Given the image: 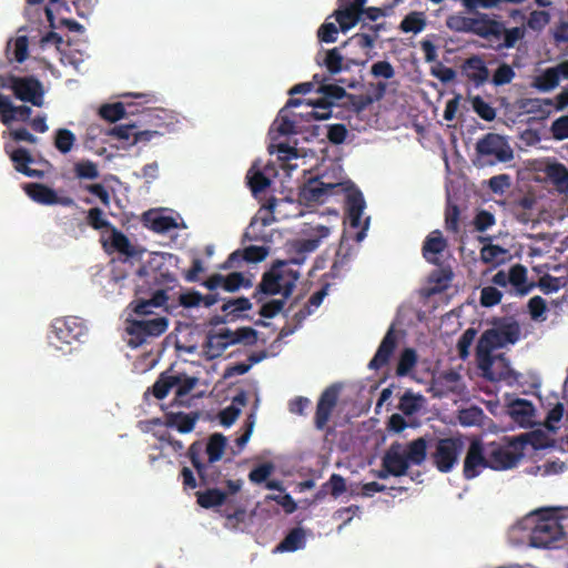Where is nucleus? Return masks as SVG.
<instances>
[{
	"mask_svg": "<svg viewBox=\"0 0 568 568\" xmlns=\"http://www.w3.org/2000/svg\"><path fill=\"white\" fill-rule=\"evenodd\" d=\"M447 247V240L443 236L442 232L436 230L429 233L422 246V255L429 264L440 266L442 260L438 254L443 253Z\"/></svg>",
	"mask_w": 568,
	"mask_h": 568,
	"instance_id": "20",
	"label": "nucleus"
},
{
	"mask_svg": "<svg viewBox=\"0 0 568 568\" xmlns=\"http://www.w3.org/2000/svg\"><path fill=\"white\" fill-rule=\"evenodd\" d=\"M11 161L14 164V169L29 176V178H38L41 179L43 176V172L39 170H34L29 168L34 160L32 159V154L24 148H18L10 153Z\"/></svg>",
	"mask_w": 568,
	"mask_h": 568,
	"instance_id": "28",
	"label": "nucleus"
},
{
	"mask_svg": "<svg viewBox=\"0 0 568 568\" xmlns=\"http://www.w3.org/2000/svg\"><path fill=\"white\" fill-rule=\"evenodd\" d=\"M426 26V18L422 11H412L399 23V30L404 33L418 34Z\"/></svg>",
	"mask_w": 568,
	"mask_h": 568,
	"instance_id": "41",
	"label": "nucleus"
},
{
	"mask_svg": "<svg viewBox=\"0 0 568 568\" xmlns=\"http://www.w3.org/2000/svg\"><path fill=\"white\" fill-rule=\"evenodd\" d=\"M499 36L494 37V39H503V42L494 47L496 50L511 49L526 36L525 27H510V29H506L503 21H499Z\"/></svg>",
	"mask_w": 568,
	"mask_h": 568,
	"instance_id": "29",
	"label": "nucleus"
},
{
	"mask_svg": "<svg viewBox=\"0 0 568 568\" xmlns=\"http://www.w3.org/2000/svg\"><path fill=\"white\" fill-rule=\"evenodd\" d=\"M178 382V376H168L165 374H162L159 377V379L153 384L152 394L154 395L155 398L163 399L169 394L171 387L175 386Z\"/></svg>",
	"mask_w": 568,
	"mask_h": 568,
	"instance_id": "52",
	"label": "nucleus"
},
{
	"mask_svg": "<svg viewBox=\"0 0 568 568\" xmlns=\"http://www.w3.org/2000/svg\"><path fill=\"white\" fill-rule=\"evenodd\" d=\"M339 8L334 12L336 21L343 32L351 30L362 17V10H355V8L345 3V0H338Z\"/></svg>",
	"mask_w": 568,
	"mask_h": 568,
	"instance_id": "31",
	"label": "nucleus"
},
{
	"mask_svg": "<svg viewBox=\"0 0 568 568\" xmlns=\"http://www.w3.org/2000/svg\"><path fill=\"white\" fill-rule=\"evenodd\" d=\"M9 47H10V43H8V47H7V54H9ZM28 55H29V39H28V37H26V36L18 37L13 43L12 54L8 55V59L10 61H17L18 63H23L26 61V59L28 58Z\"/></svg>",
	"mask_w": 568,
	"mask_h": 568,
	"instance_id": "51",
	"label": "nucleus"
},
{
	"mask_svg": "<svg viewBox=\"0 0 568 568\" xmlns=\"http://www.w3.org/2000/svg\"><path fill=\"white\" fill-rule=\"evenodd\" d=\"M110 243L111 246L119 253H122L126 256H132L134 254L130 239L114 226L111 229Z\"/></svg>",
	"mask_w": 568,
	"mask_h": 568,
	"instance_id": "50",
	"label": "nucleus"
},
{
	"mask_svg": "<svg viewBox=\"0 0 568 568\" xmlns=\"http://www.w3.org/2000/svg\"><path fill=\"white\" fill-rule=\"evenodd\" d=\"M248 185L254 194L265 190L271 181L261 171H255L254 168L247 173Z\"/></svg>",
	"mask_w": 568,
	"mask_h": 568,
	"instance_id": "59",
	"label": "nucleus"
},
{
	"mask_svg": "<svg viewBox=\"0 0 568 568\" xmlns=\"http://www.w3.org/2000/svg\"><path fill=\"white\" fill-rule=\"evenodd\" d=\"M499 20L489 18L486 13L478 17H469L468 33L478 36L481 39L491 40L499 36Z\"/></svg>",
	"mask_w": 568,
	"mask_h": 568,
	"instance_id": "21",
	"label": "nucleus"
},
{
	"mask_svg": "<svg viewBox=\"0 0 568 568\" xmlns=\"http://www.w3.org/2000/svg\"><path fill=\"white\" fill-rule=\"evenodd\" d=\"M195 497L200 507L210 509L224 505L227 494L225 490H220V488H206L205 490H197Z\"/></svg>",
	"mask_w": 568,
	"mask_h": 568,
	"instance_id": "33",
	"label": "nucleus"
},
{
	"mask_svg": "<svg viewBox=\"0 0 568 568\" xmlns=\"http://www.w3.org/2000/svg\"><path fill=\"white\" fill-rule=\"evenodd\" d=\"M566 285L567 280L565 277H556L549 274H544L536 283V286H538L544 294H552V292H557Z\"/></svg>",
	"mask_w": 568,
	"mask_h": 568,
	"instance_id": "53",
	"label": "nucleus"
},
{
	"mask_svg": "<svg viewBox=\"0 0 568 568\" xmlns=\"http://www.w3.org/2000/svg\"><path fill=\"white\" fill-rule=\"evenodd\" d=\"M168 329V320L163 316L151 320H126V334L131 344L139 346L150 337H159Z\"/></svg>",
	"mask_w": 568,
	"mask_h": 568,
	"instance_id": "12",
	"label": "nucleus"
},
{
	"mask_svg": "<svg viewBox=\"0 0 568 568\" xmlns=\"http://www.w3.org/2000/svg\"><path fill=\"white\" fill-rule=\"evenodd\" d=\"M196 419V413L170 412L164 415L163 425L168 428H175L181 434H189L194 430Z\"/></svg>",
	"mask_w": 568,
	"mask_h": 568,
	"instance_id": "27",
	"label": "nucleus"
},
{
	"mask_svg": "<svg viewBox=\"0 0 568 568\" xmlns=\"http://www.w3.org/2000/svg\"><path fill=\"white\" fill-rule=\"evenodd\" d=\"M328 235V226H323V224H320L316 229L313 230V234L310 237L298 240L293 244L296 252L295 257L304 256L305 261L306 254L317 250L321 245V241L326 239Z\"/></svg>",
	"mask_w": 568,
	"mask_h": 568,
	"instance_id": "26",
	"label": "nucleus"
},
{
	"mask_svg": "<svg viewBox=\"0 0 568 568\" xmlns=\"http://www.w3.org/2000/svg\"><path fill=\"white\" fill-rule=\"evenodd\" d=\"M418 356L416 355V351L409 347L405 348L399 355L396 375L399 377L408 375L416 366Z\"/></svg>",
	"mask_w": 568,
	"mask_h": 568,
	"instance_id": "48",
	"label": "nucleus"
},
{
	"mask_svg": "<svg viewBox=\"0 0 568 568\" xmlns=\"http://www.w3.org/2000/svg\"><path fill=\"white\" fill-rule=\"evenodd\" d=\"M396 347V336L394 334L393 326L388 328L386 334L384 335V339L382 341L379 347L377 348L374 357L368 364L369 369H381L386 366L392 356L394 349Z\"/></svg>",
	"mask_w": 568,
	"mask_h": 568,
	"instance_id": "24",
	"label": "nucleus"
},
{
	"mask_svg": "<svg viewBox=\"0 0 568 568\" xmlns=\"http://www.w3.org/2000/svg\"><path fill=\"white\" fill-rule=\"evenodd\" d=\"M251 281L245 278L242 273L233 272L224 276L223 287L229 292L237 291L240 287H250Z\"/></svg>",
	"mask_w": 568,
	"mask_h": 568,
	"instance_id": "60",
	"label": "nucleus"
},
{
	"mask_svg": "<svg viewBox=\"0 0 568 568\" xmlns=\"http://www.w3.org/2000/svg\"><path fill=\"white\" fill-rule=\"evenodd\" d=\"M537 201L534 196H523L521 199L513 202L510 205V211H513V215L520 223L527 224L532 221V210L536 205Z\"/></svg>",
	"mask_w": 568,
	"mask_h": 568,
	"instance_id": "34",
	"label": "nucleus"
},
{
	"mask_svg": "<svg viewBox=\"0 0 568 568\" xmlns=\"http://www.w3.org/2000/svg\"><path fill=\"white\" fill-rule=\"evenodd\" d=\"M314 178L322 182L323 186L331 190L333 194H342L345 186L352 182L345 178L344 170L337 160L323 162Z\"/></svg>",
	"mask_w": 568,
	"mask_h": 568,
	"instance_id": "13",
	"label": "nucleus"
},
{
	"mask_svg": "<svg viewBox=\"0 0 568 568\" xmlns=\"http://www.w3.org/2000/svg\"><path fill=\"white\" fill-rule=\"evenodd\" d=\"M465 443L460 437H446L435 440L430 452V460L440 473H449L464 450Z\"/></svg>",
	"mask_w": 568,
	"mask_h": 568,
	"instance_id": "9",
	"label": "nucleus"
},
{
	"mask_svg": "<svg viewBox=\"0 0 568 568\" xmlns=\"http://www.w3.org/2000/svg\"><path fill=\"white\" fill-rule=\"evenodd\" d=\"M488 468L494 470L510 469L516 466L518 457L510 449L493 444L486 453Z\"/></svg>",
	"mask_w": 568,
	"mask_h": 568,
	"instance_id": "22",
	"label": "nucleus"
},
{
	"mask_svg": "<svg viewBox=\"0 0 568 568\" xmlns=\"http://www.w3.org/2000/svg\"><path fill=\"white\" fill-rule=\"evenodd\" d=\"M485 414L483 408L473 405L458 412V420L464 427H473V425H483Z\"/></svg>",
	"mask_w": 568,
	"mask_h": 568,
	"instance_id": "46",
	"label": "nucleus"
},
{
	"mask_svg": "<svg viewBox=\"0 0 568 568\" xmlns=\"http://www.w3.org/2000/svg\"><path fill=\"white\" fill-rule=\"evenodd\" d=\"M463 71L476 87L483 85L489 78V71L483 61V57L478 54H474L465 60Z\"/></svg>",
	"mask_w": 568,
	"mask_h": 568,
	"instance_id": "25",
	"label": "nucleus"
},
{
	"mask_svg": "<svg viewBox=\"0 0 568 568\" xmlns=\"http://www.w3.org/2000/svg\"><path fill=\"white\" fill-rule=\"evenodd\" d=\"M0 87L10 88L20 101L30 102L34 106L43 104L44 90L42 83L34 77L0 75Z\"/></svg>",
	"mask_w": 568,
	"mask_h": 568,
	"instance_id": "10",
	"label": "nucleus"
},
{
	"mask_svg": "<svg viewBox=\"0 0 568 568\" xmlns=\"http://www.w3.org/2000/svg\"><path fill=\"white\" fill-rule=\"evenodd\" d=\"M488 468L487 455L480 440L475 439L470 443L464 458L463 476L466 479H473Z\"/></svg>",
	"mask_w": 568,
	"mask_h": 568,
	"instance_id": "16",
	"label": "nucleus"
},
{
	"mask_svg": "<svg viewBox=\"0 0 568 568\" xmlns=\"http://www.w3.org/2000/svg\"><path fill=\"white\" fill-rule=\"evenodd\" d=\"M303 263L304 256L276 260L271 268L263 273L260 283L254 290L253 298L257 303H262L265 296L281 294L287 300L300 278V272L294 266H300Z\"/></svg>",
	"mask_w": 568,
	"mask_h": 568,
	"instance_id": "3",
	"label": "nucleus"
},
{
	"mask_svg": "<svg viewBox=\"0 0 568 568\" xmlns=\"http://www.w3.org/2000/svg\"><path fill=\"white\" fill-rule=\"evenodd\" d=\"M304 103L305 99L290 98L286 101L268 128L267 138L270 142L287 140L300 132L298 123L301 121L310 122L314 120L310 112H295L294 109L305 106Z\"/></svg>",
	"mask_w": 568,
	"mask_h": 568,
	"instance_id": "6",
	"label": "nucleus"
},
{
	"mask_svg": "<svg viewBox=\"0 0 568 568\" xmlns=\"http://www.w3.org/2000/svg\"><path fill=\"white\" fill-rule=\"evenodd\" d=\"M387 90V83L386 82H378L374 89V92L372 95H352V93H348V101L353 109L356 112H361L365 110L367 106L373 104L376 101H381L385 97V91Z\"/></svg>",
	"mask_w": 568,
	"mask_h": 568,
	"instance_id": "30",
	"label": "nucleus"
},
{
	"mask_svg": "<svg viewBox=\"0 0 568 568\" xmlns=\"http://www.w3.org/2000/svg\"><path fill=\"white\" fill-rule=\"evenodd\" d=\"M252 303L246 297L232 298L223 303L222 311L230 316L231 321L243 317L241 312L252 308Z\"/></svg>",
	"mask_w": 568,
	"mask_h": 568,
	"instance_id": "44",
	"label": "nucleus"
},
{
	"mask_svg": "<svg viewBox=\"0 0 568 568\" xmlns=\"http://www.w3.org/2000/svg\"><path fill=\"white\" fill-rule=\"evenodd\" d=\"M23 187H24L26 193L29 195V197L38 204H42V205L60 204L62 206L74 205V201L71 197L59 196L54 189H52L45 184L27 183V184H24Z\"/></svg>",
	"mask_w": 568,
	"mask_h": 568,
	"instance_id": "15",
	"label": "nucleus"
},
{
	"mask_svg": "<svg viewBox=\"0 0 568 568\" xmlns=\"http://www.w3.org/2000/svg\"><path fill=\"white\" fill-rule=\"evenodd\" d=\"M509 281L516 288L519 296L529 294L531 290L536 287L535 282L527 283V268L520 264H515L511 266L509 271Z\"/></svg>",
	"mask_w": 568,
	"mask_h": 568,
	"instance_id": "32",
	"label": "nucleus"
},
{
	"mask_svg": "<svg viewBox=\"0 0 568 568\" xmlns=\"http://www.w3.org/2000/svg\"><path fill=\"white\" fill-rule=\"evenodd\" d=\"M427 458V442L424 437L402 444L392 443L383 456V469L376 473L381 479L388 476L400 477L407 474L410 466H420Z\"/></svg>",
	"mask_w": 568,
	"mask_h": 568,
	"instance_id": "4",
	"label": "nucleus"
},
{
	"mask_svg": "<svg viewBox=\"0 0 568 568\" xmlns=\"http://www.w3.org/2000/svg\"><path fill=\"white\" fill-rule=\"evenodd\" d=\"M550 21V14L544 10L531 11L527 19V28L535 32H542L544 28Z\"/></svg>",
	"mask_w": 568,
	"mask_h": 568,
	"instance_id": "58",
	"label": "nucleus"
},
{
	"mask_svg": "<svg viewBox=\"0 0 568 568\" xmlns=\"http://www.w3.org/2000/svg\"><path fill=\"white\" fill-rule=\"evenodd\" d=\"M515 77L514 68L507 63H501L494 72L491 82L495 85H504L511 82Z\"/></svg>",
	"mask_w": 568,
	"mask_h": 568,
	"instance_id": "61",
	"label": "nucleus"
},
{
	"mask_svg": "<svg viewBox=\"0 0 568 568\" xmlns=\"http://www.w3.org/2000/svg\"><path fill=\"white\" fill-rule=\"evenodd\" d=\"M227 446V438L220 433L211 435L205 446L207 454V463L215 464L223 458L225 447Z\"/></svg>",
	"mask_w": 568,
	"mask_h": 568,
	"instance_id": "38",
	"label": "nucleus"
},
{
	"mask_svg": "<svg viewBox=\"0 0 568 568\" xmlns=\"http://www.w3.org/2000/svg\"><path fill=\"white\" fill-rule=\"evenodd\" d=\"M161 113L163 110L150 105L142 106L138 118L114 124L103 133L106 138L120 141H128L132 138V142H149L159 139L163 136V132L168 128Z\"/></svg>",
	"mask_w": 568,
	"mask_h": 568,
	"instance_id": "2",
	"label": "nucleus"
},
{
	"mask_svg": "<svg viewBox=\"0 0 568 568\" xmlns=\"http://www.w3.org/2000/svg\"><path fill=\"white\" fill-rule=\"evenodd\" d=\"M145 224L155 233H166L176 227V222L172 216L163 215L154 212H146L144 214Z\"/></svg>",
	"mask_w": 568,
	"mask_h": 568,
	"instance_id": "37",
	"label": "nucleus"
},
{
	"mask_svg": "<svg viewBox=\"0 0 568 568\" xmlns=\"http://www.w3.org/2000/svg\"><path fill=\"white\" fill-rule=\"evenodd\" d=\"M306 544V536L303 528H293L291 529L286 536L281 540V542L276 546L275 551L285 552V551H295L304 548Z\"/></svg>",
	"mask_w": 568,
	"mask_h": 568,
	"instance_id": "35",
	"label": "nucleus"
},
{
	"mask_svg": "<svg viewBox=\"0 0 568 568\" xmlns=\"http://www.w3.org/2000/svg\"><path fill=\"white\" fill-rule=\"evenodd\" d=\"M528 311L532 320H545L547 302L541 296L531 297L528 301Z\"/></svg>",
	"mask_w": 568,
	"mask_h": 568,
	"instance_id": "63",
	"label": "nucleus"
},
{
	"mask_svg": "<svg viewBox=\"0 0 568 568\" xmlns=\"http://www.w3.org/2000/svg\"><path fill=\"white\" fill-rule=\"evenodd\" d=\"M481 165L506 163L514 158V150L510 144H476Z\"/></svg>",
	"mask_w": 568,
	"mask_h": 568,
	"instance_id": "18",
	"label": "nucleus"
},
{
	"mask_svg": "<svg viewBox=\"0 0 568 568\" xmlns=\"http://www.w3.org/2000/svg\"><path fill=\"white\" fill-rule=\"evenodd\" d=\"M558 77L552 68H548L536 77L534 85L540 91H549L558 85Z\"/></svg>",
	"mask_w": 568,
	"mask_h": 568,
	"instance_id": "55",
	"label": "nucleus"
},
{
	"mask_svg": "<svg viewBox=\"0 0 568 568\" xmlns=\"http://www.w3.org/2000/svg\"><path fill=\"white\" fill-rule=\"evenodd\" d=\"M478 332L475 328L466 329L459 339L457 341L456 348L458 356L462 361H466L469 355V349L471 344L474 343Z\"/></svg>",
	"mask_w": 568,
	"mask_h": 568,
	"instance_id": "54",
	"label": "nucleus"
},
{
	"mask_svg": "<svg viewBox=\"0 0 568 568\" xmlns=\"http://www.w3.org/2000/svg\"><path fill=\"white\" fill-rule=\"evenodd\" d=\"M473 110L485 121L496 118V109L485 102L479 95L469 98Z\"/></svg>",
	"mask_w": 568,
	"mask_h": 568,
	"instance_id": "56",
	"label": "nucleus"
},
{
	"mask_svg": "<svg viewBox=\"0 0 568 568\" xmlns=\"http://www.w3.org/2000/svg\"><path fill=\"white\" fill-rule=\"evenodd\" d=\"M297 144H268L270 153H276L278 159L287 164L292 159H297L300 156H305L306 153H301L296 148Z\"/></svg>",
	"mask_w": 568,
	"mask_h": 568,
	"instance_id": "49",
	"label": "nucleus"
},
{
	"mask_svg": "<svg viewBox=\"0 0 568 568\" xmlns=\"http://www.w3.org/2000/svg\"><path fill=\"white\" fill-rule=\"evenodd\" d=\"M300 200L306 204H323L332 196H336L326 186H323L314 176L310 178L300 189Z\"/></svg>",
	"mask_w": 568,
	"mask_h": 568,
	"instance_id": "19",
	"label": "nucleus"
},
{
	"mask_svg": "<svg viewBox=\"0 0 568 568\" xmlns=\"http://www.w3.org/2000/svg\"><path fill=\"white\" fill-rule=\"evenodd\" d=\"M341 194L345 196V212L353 227H361V217L366 203L362 191L354 182H349Z\"/></svg>",
	"mask_w": 568,
	"mask_h": 568,
	"instance_id": "14",
	"label": "nucleus"
},
{
	"mask_svg": "<svg viewBox=\"0 0 568 568\" xmlns=\"http://www.w3.org/2000/svg\"><path fill=\"white\" fill-rule=\"evenodd\" d=\"M339 388L336 385L327 386L320 395L314 417V425L317 430H323L337 405Z\"/></svg>",
	"mask_w": 568,
	"mask_h": 568,
	"instance_id": "17",
	"label": "nucleus"
},
{
	"mask_svg": "<svg viewBox=\"0 0 568 568\" xmlns=\"http://www.w3.org/2000/svg\"><path fill=\"white\" fill-rule=\"evenodd\" d=\"M87 221L95 231L104 230V227H113L99 207H93L88 211Z\"/></svg>",
	"mask_w": 568,
	"mask_h": 568,
	"instance_id": "62",
	"label": "nucleus"
},
{
	"mask_svg": "<svg viewBox=\"0 0 568 568\" xmlns=\"http://www.w3.org/2000/svg\"><path fill=\"white\" fill-rule=\"evenodd\" d=\"M88 329L82 318L77 316H64L55 318L52 323V335L50 343L62 349L63 345H71L81 342L87 336Z\"/></svg>",
	"mask_w": 568,
	"mask_h": 568,
	"instance_id": "7",
	"label": "nucleus"
},
{
	"mask_svg": "<svg viewBox=\"0 0 568 568\" xmlns=\"http://www.w3.org/2000/svg\"><path fill=\"white\" fill-rule=\"evenodd\" d=\"M122 99H133L135 101H124L125 122L135 119L141 113L142 106L155 104L159 102L154 93H121Z\"/></svg>",
	"mask_w": 568,
	"mask_h": 568,
	"instance_id": "23",
	"label": "nucleus"
},
{
	"mask_svg": "<svg viewBox=\"0 0 568 568\" xmlns=\"http://www.w3.org/2000/svg\"><path fill=\"white\" fill-rule=\"evenodd\" d=\"M258 338V333L251 326H241L235 332L227 328L221 329L219 333H210L207 335L206 346L212 356H220L224 349L237 343L254 345Z\"/></svg>",
	"mask_w": 568,
	"mask_h": 568,
	"instance_id": "8",
	"label": "nucleus"
},
{
	"mask_svg": "<svg viewBox=\"0 0 568 568\" xmlns=\"http://www.w3.org/2000/svg\"><path fill=\"white\" fill-rule=\"evenodd\" d=\"M546 176L560 194H568V170L565 165L560 163L547 165Z\"/></svg>",
	"mask_w": 568,
	"mask_h": 568,
	"instance_id": "36",
	"label": "nucleus"
},
{
	"mask_svg": "<svg viewBox=\"0 0 568 568\" xmlns=\"http://www.w3.org/2000/svg\"><path fill=\"white\" fill-rule=\"evenodd\" d=\"M501 298V291L491 285L481 287V293H479V304L483 307H493L499 304Z\"/></svg>",
	"mask_w": 568,
	"mask_h": 568,
	"instance_id": "57",
	"label": "nucleus"
},
{
	"mask_svg": "<svg viewBox=\"0 0 568 568\" xmlns=\"http://www.w3.org/2000/svg\"><path fill=\"white\" fill-rule=\"evenodd\" d=\"M98 115L110 123H116L120 120H125L124 104L123 102L102 104L98 109Z\"/></svg>",
	"mask_w": 568,
	"mask_h": 568,
	"instance_id": "43",
	"label": "nucleus"
},
{
	"mask_svg": "<svg viewBox=\"0 0 568 568\" xmlns=\"http://www.w3.org/2000/svg\"><path fill=\"white\" fill-rule=\"evenodd\" d=\"M318 92L322 94V98L317 100L305 99L304 103L306 108L318 109L310 111V114L314 120H325L331 118V108L334 105V102L347 99L348 97L347 91L337 84H322L318 88Z\"/></svg>",
	"mask_w": 568,
	"mask_h": 568,
	"instance_id": "11",
	"label": "nucleus"
},
{
	"mask_svg": "<svg viewBox=\"0 0 568 568\" xmlns=\"http://www.w3.org/2000/svg\"><path fill=\"white\" fill-rule=\"evenodd\" d=\"M515 529L529 531V545L536 548H555L565 531L550 509H539L523 517Z\"/></svg>",
	"mask_w": 568,
	"mask_h": 568,
	"instance_id": "5",
	"label": "nucleus"
},
{
	"mask_svg": "<svg viewBox=\"0 0 568 568\" xmlns=\"http://www.w3.org/2000/svg\"><path fill=\"white\" fill-rule=\"evenodd\" d=\"M205 452V447L202 442H193L189 448V458L191 460V465L196 470L199 478L205 479L207 477L206 471L207 468L204 467V464L201 462V455Z\"/></svg>",
	"mask_w": 568,
	"mask_h": 568,
	"instance_id": "47",
	"label": "nucleus"
},
{
	"mask_svg": "<svg viewBox=\"0 0 568 568\" xmlns=\"http://www.w3.org/2000/svg\"><path fill=\"white\" fill-rule=\"evenodd\" d=\"M316 62L326 68L331 74H337L343 70V55L338 48L326 50L323 54H317Z\"/></svg>",
	"mask_w": 568,
	"mask_h": 568,
	"instance_id": "39",
	"label": "nucleus"
},
{
	"mask_svg": "<svg viewBox=\"0 0 568 568\" xmlns=\"http://www.w3.org/2000/svg\"><path fill=\"white\" fill-rule=\"evenodd\" d=\"M519 337L520 326L513 318H504L496 323L494 328L484 332L476 347V361L484 377L493 382L505 381L508 385L518 383L521 374L514 372L509 367L498 374L493 371V351L515 344Z\"/></svg>",
	"mask_w": 568,
	"mask_h": 568,
	"instance_id": "1",
	"label": "nucleus"
},
{
	"mask_svg": "<svg viewBox=\"0 0 568 568\" xmlns=\"http://www.w3.org/2000/svg\"><path fill=\"white\" fill-rule=\"evenodd\" d=\"M352 257V253L349 248L344 251L343 245L337 250L331 270L326 274V276L331 278H337L342 275V273L347 268L349 261Z\"/></svg>",
	"mask_w": 568,
	"mask_h": 568,
	"instance_id": "45",
	"label": "nucleus"
},
{
	"mask_svg": "<svg viewBox=\"0 0 568 568\" xmlns=\"http://www.w3.org/2000/svg\"><path fill=\"white\" fill-rule=\"evenodd\" d=\"M510 417L516 422L528 423L534 416V405L526 399H515L509 405Z\"/></svg>",
	"mask_w": 568,
	"mask_h": 568,
	"instance_id": "40",
	"label": "nucleus"
},
{
	"mask_svg": "<svg viewBox=\"0 0 568 568\" xmlns=\"http://www.w3.org/2000/svg\"><path fill=\"white\" fill-rule=\"evenodd\" d=\"M425 402L424 396L407 390L399 399L397 408L405 415L412 416L419 412Z\"/></svg>",
	"mask_w": 568,
	"mask_h": 568,
	"instance_id": "42",
	"label": "nucleus"
},
{
	"mask_svg": "<svg viewBox=\"0 0 568 568\" xmlns=\"http://www.w3.org/2000/svg\"><path fill=\"white\" fill-rule=\"evenodd\" d=\"M274 467L272 464H261L251 470V473L248 474V478L252 483L261 484L266 481V479L271 476Z\"/></svg>",
	"mask_w": 568,
	"mask_h": 568,
	"instance_id": "64",
	"label": "nucleus"
}]
</instances>
